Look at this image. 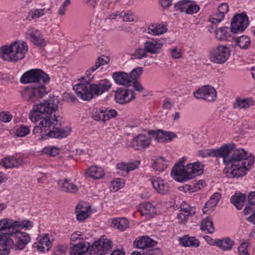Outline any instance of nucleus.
<instances>
[{"mask_svg": "<svg viewBox=\"0 0 255 255\" xmlns=\"http://www.w3.org/2000/svg\"><path fill=\"white\" fill-rule=\"evenodd\" d=\"M234 143L225 144L219 148L200 150L198 156L205 158L208 156L222 157L226 165L224 172L230 178H239L247 174L248 167L252 166L254 160L249 158L248 152L243 148H235Z\"/></svg>", "mask_w": 255, "mask_h": 255, "instance_id": "obj_1", "label": "nucleus"}, {"mask_svg": "<svg viewBox=\"0 0 255 255\" xmlns=\"http://www.w3.org/2000/svg\"><path fill=\"white\" fill-rule=\"evenodd\" d=\"M57 99L53 96L42 103L34 106L32 110L29 114V118L33 122L41 120L39 126L33 129V133H41L42 129L46 131V128L57 124L58 119L55 113L58 109Z\"/></svg>", "mask_w": 255, "mask_h": 255, "instance_id": "obj_2", "label": "nucleus"}, {"mask_svg": "<svg viewBox=\"0 0 255 255\" xmlns=\"http://www.w3.org/2000/svg\"><path fill=\"white\" fill-rule=\"evenodd\" d=\"M49 81L48 75L40 69H32L24 73L20 78L22 83H34L37 86L25 87L21 92L22 98L34 103L46 94L44 84Z\"/></svg>", "mask_w": 255, "mask_h": 255, "instance_id": "obj_3", "label": "nucleus"}, {"mask_svg": "<svg viewBox=\"0 0 255 255\" xmlns=\"http://www.w3.org/2000/svg\"><path fill=\"white\" fill-rule=\"evenodd\" d=\"M112 84L108 79H103L96 84H79L74 87L78 97L83 100L89 101L94 96H99L109 91Z\"/></svg>", "mask_w": 255, "mask_h": 255, "instance_id": "obj_4", "label": "nucleus"}, {"mask_svg": "<svg viewBox=\"0 0 255 255\" xmlns=\"http://www.w3.org/2000/svg\"><path fill=\"white\" fill-rule=\"evenodd\" d=\"M28 49L25 42L14 41L9 45L0 47V58L7 62H18L24 59Z\"/></svg>", "mask_w": 255, "mask_h": 255, "instance_id": "obj_5", "label": "nucleus"}, {"mask_svg": "<svg viewBox=\"0 0 255 255\" xmlns=\"http://www.w3.org/2000/svg\"><path fill=\"white\" fill-rule=\"evenodd\" d=\"M33 226V223L28 220L13 221L12 220L3 219L0 220V231H7L5 235L10 236L11 231L16 228L29 230Z\"/></svg>", "mask_w": 255, "mask_h": 255, "instance_id": "obj_6", "label": "nucleus"}, {"mask_svg": "<svg viewBox=\"0 0 255 255\" xmlns=\"http://www.w3.org/2000/svg\"><path fill=\"white\" fill-rule=\"evenodd\" d=\"M112 242L108 239H100L89 249L90 255H106L111 249Z\"/></svg>", "mask_w": 255, "mask_h": 255, "instance_id": "obj_7", "label": "nucleus"}, {"mask_svg": "<svg viewBox=\"0 0 255 255\" xmlns=\"http://www.w3.org/2000/svg\"><path fill=\"white\" fill-rule=\"evenodd\" d=\"M249 21L247 15L244 13L236 14L231 22V29L234 33L243 32L248 27Z\"/></svg>", "mask_w": 255, "mask_h": 255, "instance_id": "obj_8", "label": "nucleus"}, {"mask_svg": "<svg viewBox=\"0 0 255 255\" xmlns=\"http://www.w3.org/2000/svg\"><path fill=\"white\" fill-rule=\"evenodd\" d=\"M193 95L195 98L203 99L208 102L215 101L217 97L215 89L209 85L202 86L194 92Z\"/></svg>", "mask_w": 255, "mask_h": 255, "instance_id": "obj_9", "label": "nucleus"}, {"mask_svg": "<svg viewBox=\"0 0 255 255\" xmlns=\"http://www.w3.org/2000/svg\"><path fill=\"white\" fill-rule=\"evenodd\" d=\"M10 237H14L16 239L14 246L15 250H22L30 242L31 238L30 235L26 232L19 231L17 228L12 230Z\"/></svg>", "mask_w": 255, "mask_h": 255, "instance_id": "obj_10", "label": "nucleus"}, {"mask_svg": "<svg viewBox=\"0 0 255 255\" xmlns=\"http://www.w3.org/2000/svg\"><path fill=\"white\" fill-rule=\"evenodd\" d=\"M229 55L228 47L221 45L212 51L210 60L217 64H223L228 59Z\"/></svg>", "mask_w": 255, "mask_h": 255, "instance_id": "obj_11", "label": "nucleus"}, {"mask_svg": "<svg viewBox=\"0 0 255 255\" xmlns=\"http://www.w3.org/2000/svg\"><path fill=\"white\" fill-rule=\"evenodd\" d=\"M135 98L134 92L125 88H119L115 92V99L120 104L130 102Z\"/></svg>", "mask_w": 255, "mask_h": 255, "instance_id": "obj_12", "label": "nucleus"}, {"mask_svg": "<svg viewBox=\"0 0 255 255\" xmlns=\"http://www.w3.org/2000/svg\"><path fill=\"white\" fill-rule=\"evenodd\" d=\"M203 171V165L201 162L197 161L189 163L186 166V171L183 175V182L193 178L201 174Z\"/></svg>", "mask_w": 255, "mask_h": 255, "instance_id": "obj_13", "label": "nucleus"}, {"mask_svg": "<svg viewBox=\"0 0 255 255\" xmlns=\"http://www.w3.org/2000/svg\"><path fill=\"white\" fill-rule=\"evenodd\" d=\"M151 137L144 134H139L131 140V146L135 150H142L148 147L151 143Z\"/></svg>", "mask_w": 255, "mask_h": 255, "instance_id": "obj_14", "label": "nucleus"}, {"mask_svg": "<svg viewBox=\"0 0 255 255\" xmlns=\"http://www.w3.org/2000/svg\"><path fill=\"white\" fill-rule=\"evenodd\" d=\"M248 205L244 210V214L251 215L248 217L247 220L255 224V191L251 192L248 196Z\"/></svg>", "mask_w": 255, "mask_h": 255, "instance_id": "obj_15", "label": "nucleus"}, {"mask_svg": "<svg viewBox=\"0 0 255 255\" xmlns=\"http://www.w3.org/2000/svg\"><path fill=\"white\" fill-rule=\"evenodd\" d=\"M186 157H183L176 164L173 166L171 171L172 176L175 180L183 182V175L186 171V166L184 167V163L186 160Z\"/></svg>", "mask_w": 255, "mask_h": 255, "instance_id": "obj_16", "label": "nucleus"}, {"mask_svg": "<svg viewBox=\"0 0 255 255\" xmlns=\"http://www.w3.org/2000/svg\"><path fill=\"white\" fill-rule=\"evenodd\" d=\"M5 234H0V255H7L14 246L13 240Z\"/></svg>", "mask_w": 255, "mask_h": 255, "instance_id": "obj_17", "label": "nucleus"}, {"mask_svg": "<svg viewBox=\"0 0 255 255\" xmlns=\"http://www.w3.org/2000/svg\"><path fill=\"white\" fill-rule=\"evenodd\" d=\"M163 44L157 39H150L144 42V49L147 53L155 54L161 52Z\"/></svg>", "mask_w": 255, "mask_h": 255, "instance_id": "obj_18", "label": "nucleus"}, {"mask_svg": "<svg viewBox=\"0 0 255 255\" xmlns=\"http://www.w3.org/2000/svg\"><path fill=\"white\" fill-rule=\"evenodd\" d=\"M195 212L196 209L194 207H191L185 203H182L180 212L177 215L179 222L181 223L186 222L188 217L193 215Z\"/></svg>", "mask_w": 255, "mask_h": 255, "instance_id": "obj_19", "label": "nucleus"}, {"mask_svg": "<svg viewBox=\"0 0 255 255\" xmlns=\"http://www.w3.org/2000/svg\"><path fill=\"white\" fill-rule=\"evenodd\" d=\"M48 236V234H45L42 237L39 236V238L37 239L38 243H35L33 247L40 252L48 251L52 246V242Z\"/></svg>", "mask_w": 255, "mask_h": 255, "instance_id": "obj_20", "label": "nucleus"}, {"mask_svg": "<svg viewBox=\"0 0 255 255\" xmlns=\"http://www.w3.org/2000/svg\"><path fill=\"white\" fill-rule=\"evenodd\" d=\"M151 183L154 189L160 194H166L168 192L169 186L168 184L159 177H153Z\"/></svg>", "mask_w": 255, "mask_h": 255, "instance_id": "obj_21", "label": "nucleus"}, {"mask_svg": "<svg viewBox=\"0 0 255 255\" xmlns=\"http://www.w3.org/2000/svg\"><path fill=\"white\" fill-rule=\"evenodd\" d=\"M113 78L115 82L121 85L128 87L132 85V81L129 75L126 72L119 71L114 72Z\"/></svg>", "mask_w": 255, "mask_h": 255, "instance_id": "obj_22", "label": "nucleus"}, {"mask_svg": "<svg viewBox=\"0 0 255 255\" xmlns=\"http://www.w3.org/2000/svg\"><path fill=\"white\" fill-rule=\"evenodd\" d=\"M75 210L77 220L83 221L89 217L90 214L91 207L86 205L85 204L80 203L76 206Z\"/></svg>", "mask_w": 255, "mask_h": 255, "instance_id": "obj_23", "label": "nucleus"}, {"mask_svg": "<svg viewBox=\"0 0 255 255\" xmlns=\"http://www.w3.org/2000/svg\"><path fill=\"white\" fill-rule=\"evenodd\" d=\"M31 42L34 45L40 46H44L46 42L43 39L41 32L37 29H29L27 32Z\"/></svg>", "mask_w": 255, "mask_h": 255, "instance_id": "obj_24", "label": "nucleus"}, {"mask_svg": "<svg viewBox=\"0 0 255 255\" xmlns=\"http://www.w3.org/2000/svg\"><path fill=\"white\" fill-rule=\"evenodd\" d=\"M70 254L71 255H83L86 252H89L91 246L87 247L84 242L81 241L78 243H70Z\"/></svg>", "mask_w": 255, "mask_h": 255, "instance_id": "obj_25", "label": "nucleus"}, {"mask_svg": "<svg viewBox=\"0 0 255 255\" xmlns=\"http://www.w3.org/2000/svg\"><path fill=\"white\" fill-rule=\"evenodd\" d=\"M156 242L148 237H142L137 239L133 243L134 246L139 249H144L153 247Z\"/></svg>", "mask_w": 255, "mask_h": 255, "instance_id": "obj_26", "label": "nucleus"}, {"mask_svg": "<svg viewBox=\"0 0 255 255\" xmlns=\"http://www.w3.org/2000/svg\"><path fill=\"white\" fill-rule=\"evenodd\" d=\"M213 245L216 246L223 251H230L234 245V242L229 238L223 239H216L214 241Z\"/></svg>", "mask_w": 255, "mask_h": 255, "instance_id": "obj_27", "label": "nucleus"}, {"mask_svg": "<svg viewBox=\"0 0 255 255\" xmlns=\"http://www.w3.org/2000/svg\"><path fill=\"white\" fill-rule=\"evenodd\" d=\"M221 198V196L219 193L216 192L214 193L209 201L205 204V205L203 209V212L204 213H206L208 211L213 210L214 208L218 204Z\"/></svg>", "mask_w": 255, "mask_h": 255, "instance_id": "obj_28", "label": "nucleus"}, {"mask_svg": "<svg viewBox=\"0 0 255 255\" xmlns=\"http://www.w3.org/2000/svg\"><path fill=\"white\" fill-rule=\"evenodd\" d=\"M58 184L61 190L65 192L75 193L78 190L76 185L70 182L67 179L58 181Z\"/></svg>", "mask_w": 255, "mask_h": 255, "instance_id": "obj_29", "label": "nucleus"}, {"mask_svg": "<svg viewBox=\"0 0 255 255\" xmlns=\"http://www.w3.org/2000/svg\"><path fill=\"white\" fill-rule=\"evenodd\" d=\"M70 129L68 128H54L52 130H50L47 134L50 137L63 138L67 136L70 133Z\"/></svg>", "mask_w": 255, "mask_h": 255, "instance_id": "obj_30", "label": "nucleus"}, {"mask_svg": "<svg viewBox=\"0 0 255 255\" xmlns=\"http://www.w3.org/2000/svg\"><path fill=\"white\" fill-rule=\"evenodd\" d=\"M22 163V158L14 156L5 157L2 160L3 165L5 168L17 167Z\"/></svg>", "mask_w": 255, "mask_h": 255, "instance_id": "obj_31", "label": "nucleus"}, {"mask_svg": "<svg viewBox=\"0 0 255 255\" xmlns=\"http://www.w3.org/2000/svg\"><path fill=\"white\" fill-rule=\"evenodd\" d=\"M152 167L156 171L162 172L167 168L166 161L163 157L155 156L152 159Z\"/></svg>", "mask_w": 255, "mask_h": 255, "instance_id": "obj_32", "label": "nucleus"}, {"mask_svg": "<svg viewBox=\"0 0 255 255\" xmlns=\"http://www.w3.org/2000/svg\"><path fill=\"white\" fill-rule=\"evenodd\" d=\"M86 174L88 177H91L94 179H98L104 176L105 172L101 167L94 166L87 169Z\"/></svg>", "mask_w": 255, "mask_h": 255, "instance_id": "obj_33", "label": "nucleus"}, {"mask_svg": "<svg viewBox=\"0 0 255 255\" xmlns=\"http://www.w3.org/2000/svg\"><path fill=\"white\" fill-rule=\"evenodd\" d=\"M139 211L142 216L152 217L156 213L155 207L150 203L146 202L140 204Z\"/></svg>", "mask_w": 255, "mask_h": 255, "instance_id": "obj_34", "label": "nucleus"}, {"mask_svg": "<svg viewBox=\"0 0 255 255\" xmlns=\"http://www.w3.org/2000/svg\"><path fill=\"white\" fill-rule=\"evenodd\" d=\"M180 243L184 247H197L200 245V242L194 237L185 236L179 239Z\"/></svg>", "mask_w": 255, "mask_h": 255, "instance_id": "obj_35", "label": "nucleus"}, {"mask_svg": "<svg viewBox=\"0 0 255 255\" xmlns=\"http://www.w3.org/2000/svg\"><path fill=\"white\" fill-rule=\"evenodd\" d=\"M167 29L163 25L150 24L147 29V32L152 35H159L166 32Z\"/></svg>", "mask_w": 255, "mask_h": 255, "instance_id": "obj_36", "label": "nucleus"}, {"mask_svg": "<svg viewBox=\"0 0 255 255\" xmlns=\"http://www.w3.org/2000/svg\"><path fill=\"white\" fill-rule=\"evenodd\" d=\"M246 197L244 194L236 193L231 198V202L237 208V209H241L244 206V202Z\"/></svg>", "mask_w": 255, "mask_h": 255, "instance_id": "obj_37", "label": "nucleus"}, {"mask_svg": "<svg viewBox=\"0 0 255 255\" xmlns=\"http://www.w3.org/2000/svg\"><path fill=\"white\" fill-rule=\"evenodd\" d=\"M112 224L115 228L121 231H124L128 227V221L124 218H120L113 220Z\"/></svg>", "mask_w": 255, "mask_h": 255, "instance_id": "obj_38", "label": "nucleus"}, {"mask_svg": "<svg viewBox=\"0 0 255 255\" xmlns=\"http://www.w3.org/2000/svg\"><path fill=\"white\" fill-rule=\"evenodd\" d=\"M201 230L210 234L214 232L215 228L211 218H206L202 220L201 223Z\"/></svg>", "mask_w": 255, "mask_h": 255, "instance_id": "obj_39", "label": "nucleus"}, {"mask_svg": "<svg viewBox=\"0 0 255 255\" xmlns=\"http://www.w3.org/2000/svg\"><path fill=\"white\" fill-rule=\"evenodd\" d=\"M253 105V101L250 99H241L237 98L234 104L235 108L247 109Z\"/></svg>", "mask_w": 255, "mask_h": 255, "instance_id": "obj_40", "label": "nucleus"}, {"mask_svg": "<svg viewBox=\"0 0 255 255\" xmlns=\"http://www.w3.org/2000/svg\"><path fill=\"white\" fill-rule=\"evenodd\" d=\"M236 43L241 48L247 49L251 44V40L248 36L242 35L236 39Z\"/></svg>", "mask_w": 255, "mask_h": 255, "instance_id": "obj_41", "label": "nucleus"}, {"mask_svg": "<svg viewBox=\"0 0 255 255\" xmlns=\"http://www.w3.org/2000/svg\"><path fill=\"white\" fill-rule=\"evenodd\" d=\"M229 32L228 27H222L216 30V37L219 40H225L230 36Z\"/></svg>", "mask_w": 255, "mask_h": 255, "instance_id": "obj_42", "label": "nucleus"}, {"mask_svg": "<svg viewBox=\"0 0 255 255\" xmlns=\"http://www.w3.org/2000/svg\"><path fill=\"white\" fill-rule=\"evenodd\" d=\"M94 120L96 121H106L105 111L103 109H95L93 111V116Z\"/></svg>", "mask_w": 255, "mask_h": 255, "instance_id": "obj_43", "label": "nucleus"}, {"mask_svg": "<svg viewBox=\"0 0 255 255\" xmlns=\"http://www.w3.org/2000/svg\"><path fill=\"white\" fill-rule=\"evenodd\" d=\"M45 12V8L31 9L28 12V18L31 20L39 18L44 14Z\"/></svg>", "mask_w": 255, "mask_h": 255, "instance_id": "obj_44", "label": "nucleus"}, {"mask_svg": "<svg viewBox=\"0 0 255 255\" xmlns=\"http://www.w3.org/2000/svg\"><path fill=\"white\" fill-rule=\"evenodd\" d=\"M148 134L149 135H152L153 138L155 139L157 142H164L163 130H158L155 131L153 130H150L148 131Z\"/></svg>", "mask_w": 255, "mask_h": 255, "instance_id": "obj_45", "label": "nucleus"}, {"mask_svg": "<svg viewBox=\"0 0 255 255\" xmlns=\"http://www.w3.org/2000/svg\"><path fill=\"white\" fill-rule=\"evenodd\" d=\"M125 182L123 179L117 178L116 180L111 182V188L114 191H117L124 186Z\"/></svg>", "mask_w": 255, "mask_h": 255, "instance_id": "obj_46", "label": "nucleus"}, {"mask_svg": "<svg viewBox=\"0 0 255 255\" xmlns=\"http://www.w3.org/2000/svg\"><path fill=\"white\" fill-rule=\"evenodd\" d=\"M190 2V1L189 0H183L178 1L174 5L175 10H179L181 12H186V7H187L188 3Z\"/></svg>", "mask_w": 255, "mask_h": 255, "instance_id": "obj_47", "label": "nucleus"}, {"mask_svg": "<svg viewBox=\"0 0 255 255\" xmlns=\"http://www.w3.org/2000/svg\"><path fill=\"white\" fill-rule=\"evenodd\" d=\"M120 18H122L125 22H132L134 21L136 16L133 13L130 11L122 12Z\"/></svg>", "mask_w": 255, "mask_h": 255, "instance_id": "obj_48", "label": "nucleus"}, {"mask_svg": "<svg viewBox=\"0 0 255 255\" xmlns=\"http://www.w3.org/2000/svg\"><path fill=\"white\" fill-rule=\"evenodd\" d=\"M30 132L29 127L26 126H21L18 127L15 132V135L18 137H24Z\"/></svg>", "mask_w": 255, "mask_h": 255, "instance_id": "obj_49", "label": "nucleus"}, {"mask_svg": "<svg viewBox=\"0 0 255 255\" xmlns=\"http://www.w3.org/2000/svg\"><path fill=\"white\" fill-rule=\"evenodd\" d=\"M42 151L51 156H55L58 154L59 149L54 146L45 147L43 149Z\"/></svg>", "mask_w": 255, "mask_h": 255, "instance_id": "obj_50", "label": "nucleus"}, {"mask_svg": "<svg viewBox=\"0 0 255 255\" xmlns=\"http://www.w3.org/2000/svg\"><path fill=\"white\" fill-rule=\"evenodd\" d=\"M143 69L141 67H138L133 69L130 72V76L129 77L131 78L132 81H135L137 79L142 73Z\"/></svg>", "mask_w": 255, "mask_h": 255, "instance_id": "obj_51", "label": "nucleus"}, {"mask_svg": "<svg viewBox=\"0 0 255 255\" xmlns=\"http://www.w3.org/2000/svg\"><path fill=\"white\" fill-rule=\"evenodd\" d=\"M248 243H242L238 248L239 255H250L248 250Z\"/></svg>", "mask_w": 255, "mask_h": 255, "instance_id": "obj_52", "label": "nucleus"}, {"mask_svg": "<svg viewBox=\"0 0 255 255\" xmlns=\"http://www.w3.org/2000/svg\"><path fill=\"white\" fill-rule=\"evenodd\" d=\"M118 173L121 174L123 176H126L128 174L127 164L125 163H120L117 165Z\"/></svg>", "mask_w": 255, "mask_h": 255, "instance_id": "obj_53", "label": "nucleus"}, {"mask_svg": "<svg viewBox=\"0 0 255 255\" xmlns=\"http://www.w3.org/2000/svg\"><path fill=\"white\" fill-rule=\"evenodd\" d=\"M186 8V13L189 14L196 13L200 9V7L198 5L191 4L190 2L188 3Z\"/></svg>", "mask_w": 255, "mask_h": 255, "instance_id": "obj_54", "label": "nucleus"}, {"mask_svg": "<svg viewBox=\"0 0 255 255\" xmlns=\"http://www.w3.org/2000/svg\"><path fill=\"white\" fill-rule=\"evenodd\" d=\"M146 52H147L144 49V47L143 48L136 49L134 53V57H131L130 59L133 60L135 58L141 59L142 58L146 56Z\"/></svg>", "mask_w": 255, "mask_h": 255, "instance_id": "obj_55", "label": "nucleus"}, {"mask_svg": "<svg viewBox=\"0 0 255 255\" xmlns=\"http://www.w3.org/2000/svg\"><path fill=\"white\" fill-rule=\"evenodd\" d=\"M12 117V115L8 112H2L0 113V120L4 123L9 122Z\"/></svg>", "mask_w": 255, "mask_h": 255, "instance_id": "obj_56", "label": "nucleus"}, {"mask_svg": "<svg viewBox=\"0 0 255 255\" xmlns=\"http://www.w3.org/2000/svg\"><path fill=\"white\" fill-rule=\"evenodd\" d=\"M66 250L67 247L66 246L58 245L55 248L53 252V255H64Z\"/></svg>", "mask_w": 255, "mask_h": 255, "instance_id": "obj_57", "label": "nucleus"}, {"mask_svg": "<svg viewBox=\"0 0 255 255\" xmlns=\"http://www.w3.org/2000/svg\"><path fill=\"white\" fill-rule=\"evenodd\" d=\"M162 253L159 248L150 249L145 253H142V255H162Z\"/></svg>", "mask_w": 255, "mask_h": 255, "instance_id": "obj_58", "label": "nucleus"}, {"mask_svg": "<svg viewBox=\"0 0 255 255\" xmlns=\"http://www.w3.org/2000/svg\"><path fill=\"white\" fill-rule=\"evenodd\" d=\"M110 60L109 56L102 55L98 57L95 64H109Z\"/></svg>", "mask_w": 255, "mask_h": 255, "instance_id": "obj_59", "label": "nucleus"}, {"mask_svg": "<svg viewBox=\"0 0 255 255\" xmlns=\"http://www.w3.org/2000/svg\"><path fill=\"white\" fill-rule=\"evenodd\" d=\"M224 18V15L218 12L211 18L210 21L213 24H217L220 22Z\"/></svg>", "mask_w": 255, "mask_h": 255, "instance_id": "obj_60", "label": "nucleus"}, {"mask_svg": "<svg viewBox=\"0 0 255 255\" xmlns=\"http://www.w3.org/2000/svg\"><path fill=\"white\" fill-rule=\"evenodd\" d=\"M106 121L109 119L115 118L117 115V112L115 110H105Z\"/></svg>", "mask_w": 255, "mask_h": 255, "instance_id": "obj_61", "label": "nucleus"}, {"mask_svg": "<svg viewBox=\"0 0 255 255\" xmlns=\"http://www.w3.org/2000/svg\"><path fill=\"white\" fill-rule=\"evenodd\" d=\"M176 136V135L174 132L164 131V141H171Z\"/></svg>", "mask_w": 255, "mask_h": 255, "instance_id": "obj_62", "label": "nucleus"}, {"mask_svg": "<svg viewBox=\"0 0 255 255\" xmlns=\"http://www.w3.org/2000/svg\"><path fill=\"white\" fill-rule=\"evenodd\" d=\"M205 183L204 181L201 180L198 182L195 183L193 185V188L192 189V192H196L199 190L201 189L205 186Z\"/></svg>", "mask_w": 255, "mask_h": 255, "instance_id": "obj_63", "label": "nucleus"}, {"mask_svg": "<svg viewBox=\"0 0 255 255\" xmlns=\"http://www.w3.org/2000/svg\"><path fill=\"white\" fill-rule=\"evenodd\" d=\"M228 10L229 6L227 3H222L218 7V12L224 15Z\"/></svg>", "mask_w": 255, "mask_h": 255, "instance_id": "obj_64", "label": "nucleus"}]
</instances>
